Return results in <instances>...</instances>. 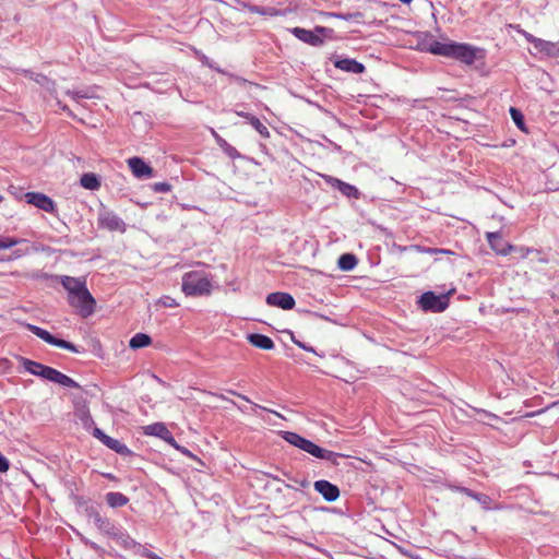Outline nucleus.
<instances>
[{
    "mask_svg": "<svg viewBox=\"0 0 559 559\" xmlns=\"http://www.w3.org/2000/svg\"><path fill=\"white\" fill-rule=\"evenodd\" d=\"M68 94L71 95L74 99L87 98L88 97V95L86 93H83V92H70V91H68Z\"/></svg>",
    "mask_w": 559,
    "mask_h": 559,
    "instance_id": "c9c22d12",
    "label": "nucleus"
},
{
    "mask_svg": "<svg viewBox=\"0 0 559 559\" xmlns=\"http://www.w3.org/2000/svg\"><path fill=\"white\" fill-rule=\"evenodd\" d=\"M413 250L419 253L437 254V248H427L418 245H412L409 247H403L402 251Z\"/></svg>",
    "mask_w": 559,
    "mask_h": 559,
    "instance_id": "c85d7f7f",
    "label": "nucleus"
},
{
    "mask_svg": "<svg viewBox=\"0 0 559 559\" xmlns=\"http://www.w3.org/2000/svg\"><path fill=\"white\" fill-rule=\"evenodd\" d=\"M106 501L110 507L117 508L127 504L128 498L121 492H108L106 495Z\"/></svg>",
    "mask_w": 559,
    "mask_h": 559,
    "instance_id": "b1692460",
    "label": "nucleus"
},
{
    "mask_svg": "<svg viewBox=\"0 0 559 559\" xmlns=\"http://www.w3.org/2000/svg\"><path fill=\"white\" fill-rule=\"evenodd\" d=\"M36 83H38L41 87L47 90L48 92H55V82L46 78L41 74H35L31 76Z\"/></svg>",
    "mask_w": 559,
    "mask_h": 559,
    "instance_id": "a878e982",
    "label": "nucleus"
},
{
    "mask_svg": "<svg viewBox=\"0 0 559 559\" xmlns=\"http://www.w3.org/2000/svg\"><path fill=\"white\" fill-rule=\"evenodd\" d=\"M130 170L138 179H148L153 177V168L141 157H130L127 160Z\"/></svg>",
    "mask_w": 559,
    "mask_h": 559,
    "instance_id": "9d476101",
    "label": "nucleus"
},
{
    "mask_svg": "<svg viewBox=\"0 0 559 559\" xmlns=\"http://www.w3.org/2000/svg\"><path fill=\"white\" fill-rule=\"evenodd\" d=\"M400 1L403 2V3H406V4L412 2V0H400Z\"/></svg>",
    "mask_w": 559,
    "mask_h": 559,
    "instance_id": "c03bdc74",
    "label": "nucleus"
},
{
    "mask_svg": "<svg viewBox=\"0 0 559 559\" xmlns=\"http://www.w3.org/2000/svg\"><path fill=\"white\" fill-rule=\"evenodd\" d=\"M99 224L109 230H124V222L111 211H103L98 217Z\"/></svg>",
    "mask_w": 559,
    "mask_h": 559,
    "instance_id": "ddd939ff",
    "label": "nucleus"
},
{
    "mask_svg": "<svg viewBox=\"0 0 559 559\" xmlns=\"http://www.w3.org/2000/svg\"><path fill=\"white\" fill-rule=\"evenodd\" d=\"M254 406H255V407H259V408H261V409H263V411L271 412V413H272V414H274L275 416H277V417H280V418H283V416H282L280 413L275 412V411L269 409V408H266V407H264V406H260V405H258V404H254Z\"/></svg>",
    "mask_w": 559,
    "mask_h": 559,
    "instance_id": "58836bf2",
    "label": "nucleus"
},
{
    "mask_svg": "<svg viewBox=\"0 0 559 559\" xmlns=\"http://www.w3.org/2000/svg\"><path fill=\"white\" fill-rule=\"evenodd\" d=\"M176 449H177V451H180L183 454L190 455V452L186 448H183V447H180V445L177 444Z\"/></svg>",
    "mask_w": 559,
    "mask_h": 559,
    "instance_id": "ea45409f",
    "label": "nucleus"
},
{
    "mask_svg": "<svg viewBox=\"0 0 559 559\" xmlns=\"http://www.w3.org/2000/svg\"><path fill=\"white\" fill-rule=\"evenodd\" d=\"M248 341L254 347L264 350H270L274 348V342L272 341V338L263 334H250L248 335Z\"/></svg>",
    "mask_w": 559,
    "mask_h": 559,
    "instance_id": "6ab92c4d",
    "label": "nucleus"
},
{
    "mask_svg": "<svg viewBox=\"0 0 559 559\" xmlns=\"http://www.w3.org/2000/svg\"><path fill=\"white\" fill-rule=\"evenodd\" d=\"M57 280L68 293V302L75 308L78 314L82 318H88L95 311L96 300L86 287L84 277H72L69 275H58Z\"/></svg>",
    "mask_w": 559,
    "mask_h": 559,
    "instance_id": "f257e3e1",
    "label": "nucleus"
},
{
    "mask_svg": "<svg viewBox=\"0 0 559 559\" xmlns=\"http://www.w3.org/2000/svg\"><path fill=\"white\" fill-rule=\"evenodd\" d=\"M510 115L514 123L521 129L524 130V117L520 110L514 107L510 108Z\"/></svg>",
    "mask_w": 559,
    "mask_h": 559,
    "instance_id": "cd10ccee",
    "label": "nucleus"
},
{
    "mask_svg": "<svg viewBox=\"0 0 559 559\" xmlns=\"http://www.w3.org/2000/svg\"><path fill=\"white\" fill-rule=\"evenodd\" d=\"M487 240L490 248L500 255H507L513 250V246L506 241L498 233H488Z\"/></svg>",
    "mask_w": 559,
    "mask_h": 559,
    "instance_id": "4468645a",
    "label": "nucleus"
},
{
    "mask_svg": "<svg viewBox=\"0 0 559 559\" xmlns=\"http://www.w3.org/2000/svg\"><path fill=\"white\" fill-rule=\"evenodd\" d=\"M152 340L150 335L145 333H136L134 336L131 337L129 342V346L132 349H140L143 347H146L151 344Z\"/></svg>",
    "mask_w": 559,
    "mask_h": 559,
    "instance_id": "412c9836",
    "label": "nucleus"
},
{
    "mask_svg": "<svg viewBox=\"0 0 559 559\" xmlns=\"http://www.w3.org/2000/svg\"><path fill=\"white\" fill-rule=\"evenodd\" d=\"M282 437L285 441L299 448L300 450L311 454L312 456L320 459L323 453V449L313 443L312 441L301 437L300 435L292 431H283Z\"/></svg>",
    "mask_w": 559,
    "mask_h": 559,
    "instance_id": "423d86ee",
    "label": "nucleus"
},
{
    "mask_svg": "<svg viewBox=\"0 0 559 559\" xmlns=\"http://www.w3.org/2000/svg\"><path fill=\"white\" fill-rule=\"evenodd\" d=\"M356 264H357V259L352 253L342 254L338 258V262H337V265L342 271H350L356 266Z\"/></svg>",
    "mask_w": 559,
    "mask_h": 559,
    "instance_id": "5701e85b",
    "label": "nucleus"
},
{
    "mask_svg": "<svg viewBox=\"0 0 559 559\" xmlns=\"http://www.w3.org/2000/svg\"><path fill=\"white\" fill-rule=\"evenodd\" d=\"M27 329L33 334H35L37 337L41 338L43 341H45L46 343H48L50 345H53V346H57V347H60L63 349H68L73 353H80V350L78 349V347L74 344H72L68 341L61 340V338H57L51 333H49L48 331H46L37 325L27 324Z\"/></svg>",
    "mask_w": 559,
    "mask_h": 559,
    "instance_id": "0eeeda50",
    "label": "nucleus"
},
{
    "mask_svg": "<svg viewBox=\"0 0 559 559\" xmlns=\"http://www.w3.org/2000/svg\"><path fill=\"white\" fill-rule=\"evenodd\" d=\"M542 412H543V411H537V412L528 413V414L526 415V417H533V416H535V415L540 414Z\"/></svg>",
    "mask_w": 559,
    "mask_h": 559,
    "instance_id": "37998d69",
    "label": "nucleus"
},
{
    "mask_svg": "<svg viewBox=\"0 0 559 559\" xmlns=\"http://www.w3.org/2000/svg\"><path fill=\"white\" fill-rule=\"evenodd\" d=\"M117 542L122 545L124 548H128V549H132L136 546V543L133 538H131L129 535L127 534H120L118 537H117Z\"/></svg>",
    "mask_w": 559,
    "mask_h": 559,
    "instance_id": "c756f323",
    "label": "nucleus"
},
{
    "mask_svg": "<svg viewBox=\"0 0 559 559\" xmlns=\"http://www.w3.org/2000/svg\"><path fill=\"white\" fill-rule=\"evenodd\" d=\"M10 467L8 459L0 453V472L5 473Z\"/></svg>",
    "mask_w": 559,
    "mask_h": 559,
    "instance_id": "f704fd0d",
    "label": "nucleus"
},
{
    "mask_svg": "<svg viewBox=\"0 0 559 559\" xmlns=\"http://www.w3.org/2000/svg\"><path fill=\"white\" fill-rule=\"evenodd\" d=\"M524 38L533 44L535 49H537L539 52H544L545 55L552 57L556 56L559 52V46L556 43L544 40L542 38H537L533 36L532 34L527 33L526 31H519Z\"/></svg>",
    "mask_w": 559,
    "mask_h": 559,
    "instance_id": "1a4fd4ad",
    "label": "nucleus"
},
{
    "mask_svg": "<svg viewBox=\"0 0 559 559\" xmlns=\"http://www.w3.org/2000/svg\"><path fill=\"white\" fill-rule=\"evenodd\" d=\"M153 189L155 192H168L171 190V185L166 182L154 183Z\"/></svg>",
    "mask_w": 559,
    "mask_h": 559,
    "instance_id": "72a5a7b5",
    "label": "nucleus"
},
{
    "mask_svg": "<svg viewBox=\"0 0 559 559\" xmlns=\"http://www.w3.org/2000/svg\"><path fill=\"white\" fill-rule=\"evenodd\" d=\"M144 432L148 436L158 437L175 447V438L173 437L171 431L163 423H155L146 426L144 428Z\"/></svg>",
    "mask_w": 559,
    "mask_h": 559,
    "instance_id": "2eb2a0df",
    "label": "nucleus"
},
{
    "mask_svg": "<svg viewBox=\"0 0 559 559\" xmlns=\"http://www.w3.org/2000/svg\"><path fill=\"white\" fill-rule=\"evenodd\" d=\"M218 397L224 400V401L227 400L223 394L218 395Z\"/></svg>",
    "mask_w": 559,
    "mask_h": 559,
    "instance_id": "a18cd8bd",
    "label": "nucleus"
},
{
    "mask_svg": "<svg viewBox=\"0 0 559 559\" xmlns=\"http://www.w3.org/2000/svg\"><path fill=\"white\" fill-rule=\"evenodd\" d=\"M515 251L521 259H526L531 253H533L535 250L527 248V247H514L513 250Z\"/></svg>",
    "mask_w": 559,
    "mask_h": 559,
    "instance_id": "473e14b6",
    "label": "nucleus"
},
{
    "mask_svg": "<svg viewBox=\"0 0 559 559\" xmlns=\"http://www.w3.org/2000/svg\"><path fill=\"white\" fill-rule=\"evenodd\" d=\"M81 186L87 190H97L100 187L98 177L93 173H86L81 177Z\"/></svg>",
    "mask_w": 559,
    "mask_h": 559,
    "instance_id": "aec40b11",
    "label": "nucleus"
},
{
    "mask_svg": "<svg viewBox=\"0 0 559 559\" xmlns=\"http://www.w3.org/2000/svg\"><path fill=\"white\" fill-rule=\"evenodd\" d=\"M314 489L329 502L335 501L340 497V489L337 486L328 480H317Z\"/></svg>",
    "mask_w": 559,
    "mask_h": 559,
    "instance_id": "dca6fc26",
    "label": "nucleus"
},
{
    "mask_svg": "<svg viewBox=\"0 0 559 559\" xmlns=\"http://www.w3.org/2000/svg\"><path fill=\"white\" fill-rule=\"evenodd\" d=\"M428 51L432 55L452 58L464 64L472 66L476 61L477 55L481 52V49L465 43L435 40L429 44Z\"/></svg>",
    "mask_w": 559,
    "mask_h": 559,
    "instance_id": "f03ea898",
    "label": "nucleus"
},
{
    "mask_svg": "<svg viewBox=\"0 0 559 559\" xmlns=\"http://www.w3.org/2000/svg\"><path fill=\"white\" fill-rule=\"evenodd\" d=\"M93 436L97 438L99 441H102L107 448L119 454H128L130 452L126 444H123L117 439L107 436L99 428H94Z\"/></svg>",
    "mask_w": 559,
    "mask_h": 559,
    "instance_id": "f8f14e48",
    "label": "nucleus"
},
{
    "mask_svg": "<svg viewBox=\"0 0 559 559\" xmlns=\"http://www.w3.org/2000/svg\"><path fill=\"white\" fill-rule=\"evenodd\" d=\"M173 302H174V300L171 298L167 297L166 300L164 301V305L168 306V307H171Z\"/></svg>",
    "mask_w": 559,
    "mask_h": 559,
    "instance_id": "79ce46f5",
    "label": "nucleus"
},
{
    "mask_svg": "<svg viewBox=\"0 0 559 559\" xmlns=\"http://www.w3.org/2000/svg\"><path fill=\"white\" fill-rule=\"evenodd\" d=\"M239 116L241 117H246L250 124L264 138H269L270 136V132L267 130V128L254 116H250L248 114H243V112H238Z\"/></svg>",
    "mask_w": 559,
    "mask_h": 559,
    "instance_id": "4be33fe9",
    "label": "nucleus"
},
{
    "mask_svg": "<svg viewBox=\"0 0 559 559\" xmlns=\"http://www.w3.org/2000/svg\"><path fill=\"white\" fill-rule=\"evenodd\" d=\"M182 292L193 297L210 295L212 278L204 271L188 272L182 276Z\"/></svg>",
    "mask_w": 559,
    "mask_h": 559,
    "instance_id": "20e7f679",
    "label": "nucleus"
},
{
    "mask_svg": "<svg viewBox=\"0 0 559 559\" xmlns=\"http://www.w3.org/2000/svg\"><path fill=\"white\" fill-rule=\"evenodd\" d=\"M455 292L454 288L449 290L445 295L437 296L432 292H426L420 296L419 304L424 310H431L435 312H441L449 306V296Z\"/></svg>",
    "mask_w": 559,
    "mask_h": 559,
    "instance_id": "39448f33",
    "label": "nucleus"
},
{
    "mask_svg": "<svg viewBox=\"0 0 559 559\" xmlns=\"http://www.w3.org/2000/svg\"><path fill=\"white\" fill-rule=\"evenodd\" d=\"M347 456L348 455H344V454H341V453H335V452H332V451L323 449V453H322V455H320V459L326 460V461L331 462L334 465H338L337 459L338 457H347Z\"/></svg>",
    "mask_w": 559,
    "mask_h": 559,
    "instance_id": "bb28decb",
    "label": "nucleus"
},
{
    "mask_svg": "<svg viewBox=\"0 0 559 559\" xmlns=\"http://www.w3.org/2000/svg\"><path fill=\"white\" fill-rule=\"evenodd\" d=\"M316 33H320V34H323L328 31V28L323 27V26H317L314 28Z\"/></svg>",
    "mask_w": 559,
    "mask_h": 559,
    "instance_id": "a19ab883",
    "label": "nucleus"
},
{
    "mask_svg": "<svg viewBox=\"0 0 559 559\" xmlns=\"http://www.w3.org/2000/svg\"><path fill=\"white\" fill-rule=\"evenodd\" d=\"M20 360L23 368L31 374L40 377L44 380L60 384L66 388H80L79 383L75 382L72 378L52 367L45 366L40 362L24 357H22Z\"/></svg>",
    "mask_w": 559,
    "mask_h": 559,
    "instance_id": "7ed1b4c3",
    "label": "nucleus"
},
{
    "mask_svg": "<svg viewBox=\"0 0 559 559\" xmlns=\"http://www.w3.org/2000/svg\"><path fill=\"white\" fill-rule=\"evenodd\" d=\"M228 393H230L231 395L237 396V397H239V399H241V400H243L246 402L251 403V401H250V399L248 396H246V395H243V394H241V393H239V392H237L235 390H228Z\"/></svg>",
    "mask_w": 559,
    "mask_h": 559,
    "instance_id": "e433bc0d",
    "label": "nucleus"
},
{
    "mask_svg": "<svg viewBox=\"0 0 559 559\" xmlns=\"http://www.w3.org/2000/svg\"><path fill=\"white\" fill-rule=\"evenodd\" d=\"M266 304L272 307L290 310L295 307V299L288 293L276 292L267 295Z\"/></svg>",
    "mask_w": 559,
    "mask_h": 559,
    "instance_id": "9b49d317",
    "label": "nucleus"
},
{
    "mask_svg": "<svg viewBox=\"0 0 559 559\" xmlns=\"http://www.w3.org/2000/svg\"><path fill=\"white\" fill-rule=\"evenodd\" d=\"M437 254L453 255L454 252L449 250V249H439V248H437Z\"/></svg>",
    "mask_w": 559,
    "mask_h": 559,
    "instance_id": "4c0bfd02",
    "label": "nucleus"
},
{
    "mask_svg": "<svg viewBox=\"0 0 559 559\" xmlns=\"http://www.w3.org/2000/svg\"><path fill=\"white\" fill-rule=\"evenodd\" d=\"M335 68L350 72V73H362L365 71V66L354 59H341L334 62Z\"/></svg>",
    "mask_w": 559,
    "mask_h": 559,
    "instance_id": "a211bd4d",
    "label": "nucleus"
},
{
    "mask_svg": "<svg viewBox=\"0 0 559 559\" xmlns=\"http://www.w3.org/2000/svg\"><path fill=\"white\" fill-rule=\"evenodd\" d=\"M292 33L296 38L309 45L320 46L323 44V39L319 37L314 32L301 27H294Z\"/></svg>",
    "mask_w": 559,
    "mask_h": 559,
    "instance_id": "f3484780",
    "label": "nucleus"
},
{
    "mask_svg": "<svg viewBox=\"0 0 559 559\" xmlns=\"http://www.w3.org/2000/svg\"><path fill=\"white\" fill-rule=\"evenodd\" d=\"M96 520H97L98 522H100V521H102V518L97 514V515H96Z\"/></svg>",
    "mask_w": 559,
    "mask_h": 559,
    "instance_id": "49530a36",
    "label": "nucleus"
},
{
    "mask_svg": "<svg viewBox=\"0 0 559 559\" xmlns=\"http://www.w3.org/2000/svg\"><path fill=\"white\" fill-rule=\"evenodd\" d=\"M20 242H21V240L15 239V238H11V237H7L4 239H0V249H10V248L16 246Z\"/></svg>",
    "mask_w": 559,
    "mask_h": 559,
    "instance_id": "7c9ffc66",
    "label": "nucleus"
},
{
    "mask_svg": "<svg viewBox=\"0 0 559 559\" xmlns=\"http://www.w3.org/2000/svg\"><path fill=\"white\" fill-rule=\"evenodd\" d=\"M23 198L26 203L34 205L44 212L53 214L57 210L55 201L41 192H26Z\"/></svg>",
    "mask_w": 559,
    "mask_h": 559,
    "instance_id": "6e6552de",
    "label": "nucleus"
},
{
    "mask_svg": "<svg viewBox=\"0 0 559 559\" xmlns=\"http://www.w3.org/2000/svg\"><path fill=\"white\" fill-rule=\"evenodd\" d=\"M20 242H21V240L15 239V238H11V237H7L4 239H0V249H10V248L16 246Z\"/></svg>",
    "mask_w": 559,
    "mask_h": 559,
    "instance_id": "2f4dec72",
    "label": "nucleus"
},
{
    "mask_svg": "<svg viewBox=\"0 0 559 559\" xmlns=\"http://www.w3.org/2000/svg\"><path fill=\"white\" fill-rule=\"evenodd\" d=\"M335 182H336V186H337L338 190L343 194H345L347 197H355V198H357L358 190H357L356 187H354V186H352L349 183L343 182V181H341L338 179H335Z\"/></svg>",
    "mask_w": 559,
    "mask_h": 559,
    "instance_id": "393cba45",
    "label": "nucleus"
}]
</instances>
